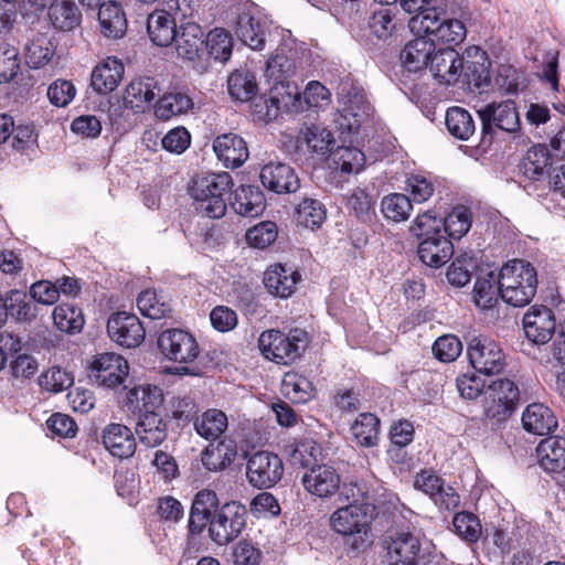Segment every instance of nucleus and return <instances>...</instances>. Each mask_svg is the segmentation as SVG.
Here are the masks:
<instances>
[{
	"label": "nucleus",
	"instance_id": "nucleus-40",
	"mask_svg": "<svg viewBox=\"0 0 565 565\" xmlns=\"http://www.w3.org/2000/svg\"><path fill=\"white\" fill-rule=\"evenodd\" d=\"M228 425L227 416L224 412L215 408L207 409L194 420V429L205 439H218Z\"/></svg>",
	"mask_w": 565,
	"mask_h": 565
},
{
	"label": "nucleus",
	"instance_id": "nucleus-11",
	"mask_svg": "<svg viewBox=\"0 0 565 565\" xmlns=\"http://www.w3.org/2000/svg\"><path fill=\"white\" fill-rule=\"evenodd\" d=\"M173 42H175L177 53L180 57L191 62L196 71H206L204 57L205 35L199 23H182L180 32L177 33Z\"/></svg>",
	"mask_w": 565,
	"mask_h": 565
},
{
	"label": "nucleus",
	"instance_id": "nucleus-41",
	"mask_svg": "<svg viewBox=\"0 0 565 565\" xmlns=\"http://www.w3.org/2000/svg\"><path fill=\"white\" fill-rule=\"evenodd\" d=\"M445 124L448 132L459 139L468 140L476 132V125L471 114L458 106L447 109Z\"/></svg>",
	"mask_w": 565,
	"mask_h": 565
},
{
	"label": "nucleus",
	"instance_id": "nucleus-45",
	"mask_svg": "<svg viewBox=\"0 0 565 565\" xmlns=\"http://www.w3.org/2000/svg\"><path fill=\"white\" fill-rule=\"evenodd\" d=\"M227 89L234 99L248 102L258 90L256 76L248 71H235L228 76Z\"/></svg>",
	"mask_w": 565,
	"mask_h": 565
},
{
	"label": "nucleus",
	"instance_id": "nucleus-31",
	"mask_svg": "<svg viewBox=\"0 0 565 565\" xmlns=\"http://www.w3.org/2000/svg\"><path fill=\"white\" fill-rule=\"evenodd\" d=\"M541 467L551 473L565 471V438L548 437L536 447Z\"/></svg>",
	"mask_w": 565,
	"mask_h": 565
},
{
	"label": "nucleus",
	"instance_id": "nucleus-61",
	"mask_svg": "<svg viewBox=\"0 0 565 565\" xmlns=\"http://www.w3.org/2000/svg\"><path fill=\"white\" fill-rule=\"evenodd\" d=\"M405 190L409 194L411 202L424 203L433 196L435 184L423 174H411L406 179Z\"/></svg>",
	"mask_w": 565,
	"mask_h": 565
},
{
	"label": "nucleus",
	"instance_id": "nucleus-14",
	"mask_svg": "<svg viewBox=\"0 0 565 565\" xmlns=\"http://www.w3.org/2000/svg\"><path fill=\"white\" fill-rule=\"evenodd\" d=\"M489 66L486 52L479 46H469L466 55H462V65L459 68L461 83L472 92H484L491 83Z\"/></svg>",
	"mask_w": 565,
	"mask_h": 565
},
{
	"label": "nucleus",
	"instance_id": "nucleus-33",
	"mask_svg": "<svg viewBox=\"0 0 565 565\" xmlns=\"http://www.w3.org/2000/svg\"><path fill=\"white\" fill-rule=\"evenodd\" d=\"M234 31L236 36L253 50H263L265 46V30L262 22L249 12L237 15Z\"/></svg>",
	"mask_w": 565,
	"mask_h": 565
},
{
	"label": "nucleus",
	"instance_id": "nucleus-9",
	"mask_svg": "<svg viewBox=\"0 0 565 565\" xmlns=\"http://www.w3.org/2000/svg\"><path fill=\"white\" fill-rule=\"evenodd\" d=\"M158 348L161 354L175 363H191L200 353L195 338L182 329H168L158 337Z\"/></svg>",
	"mask_w": 565,
	"mask_h": 565
},
{
	"label": "nucleus",
	"instance_id": "nucleus-25",
	"mask_svg": "<svg viewBox=\"0 0 565 565\" xmlns=\"http://www.w3.org/2000/svg\"><path fill=\"white\" fill-rule=\"evenodd\" d=\"M299 279L300 275L297 270L276 264L264 273L263 282L270 295L288 298L294 292Z\"/></svg>",
	"mask_w": 565,
	"mask_h": 565
},
{
	"label": "nucleus",
	"instance_id": "nucleus-2",
	"mask_svg": "<svg viewBox=\"0 0 565 565\" xmlns=\"http://www.w3.org/2000/svg\"><path fill=\"white\" fill-rule=\"evenodd\" d=\"M233 186L228 172L196 174L189 185L195 210L205 217L221 218L227 210V194Z\"/></svg>",
	"mask_w": 565,
	"mask_h": 565
},
{
	"label": "nucleus",
	"instance_id": "nucleus-1",
	"mask_svg": "<svg viewBox=\"0 0 565 565\" xmlns=\"http://www.w3.org/2000/svg\"><path fill=\"white\" fill-rule=\"evenodd\" d=\"M247 516L245 505L238 501H228L220 505L218 497L213 490L199 491L190 509L186 550H199L201 535L205 529L210 540L216 545L231 544L246 527Z\"/></svg>",
	"mask_w": 565,
	"mask_h": 565
},
{
	"label": "nucleus",
	"instance_id": "nucleus-6",
	"mask_svg": "<svg viewBox=\"0 0 565 565\" xmlns=\"http://www.w3.org/2000/svg\"><path fill=\"white\" fill-rule=\"evenodd\" d=\"M372 507L367 503H350L337 509L330 516V526L343 536H354L352 546L360 548L371 524Z\"/></svg>",
	"mask_w": 565,
	"mask_h": 565
},
{
	"label": "nucleus",
	"instance_id": "nucleus-42",
	"mask_svg": "<svg viewBox=\"0 0 565 565\" xmlns=\"http://www.w3.org/2000/svg\"><path fill=\"white\" fill-rule=\"evenodd\" d=\"M417 15L412 18L411 24L413 29L418 32H423L425 35L433 36L435 41L443 21L446 18L448 11L447 6H433L427 7L420 12H416Z\"/></svg>",
	"mask_w": 565,
	"mask_h": 565
},
{
	"label": "nucleus",
	"instance_id": "nucleus-56",
	"mask_svg": "<svg viewBox=\"0 0 565 565\" xmlns=\"http://www.w3.org/2000/svg\"><path fill=\"white\" fill-rule=\"evenodd\" d=\"M452 525L456 533L469 543L477 542L482 532L479 519L471 512L457 513L454 516Z\"/></svg>",
	"mask_w": 565,
	"mask_h": 565
},
{
	"label": "nucleus",
	"instance_id": "nucleus-60",
	"mask_svg": "<svg viewBox=\"0 0 565 565\" xmlns=\"http://www.w3.org/2000/svg\"><path fill=\"white\" fill-rule=\"evenodd\" d=\"M395 13L391 8H380L369 18V28L377 39L386 40L395 30Z\"/></svg>",
	"mask_w": 565,
	"mask_h": 565
},
{
	"label": "nucleus",
	"instance_id": "nucleus-7",
	"mask_svg": "<svg viewBox=\"0 0 565 565\" xmlns=\"http://www.w3.org/2000/svg\"><path fill=\"white\" fill-rule=\"evenodd\" d=\"M388 565H434L430 553L409 532L393 533L382 542Z\"/></svg>",
	"mask_w": 565,
	"mask_h": 565
},
{
	"label": "nucleus",
	"instance_id": "nucleus-34",
	"mask_svg": "<svg viewBox=\"0 0 565 565\" xmlns=\"http://www.w3.org/2000/svg\"><path fill=\"white\" fill-rule=\"evenodd\" d=\"M233 50V39L231 33L223 28H214L205 36L204 43V57L206 70L210 65V60L226 62Z\"/></svg>",
	"mask_w": 565,
	"mask_h": 565
},
{
	"label": "nucleus",
	"instance_id": "nucleus-28",
	"mask_svg": "<svg viewBox=\"0 0 565 565\" xmlns=\"http://www.w3.org/2000/svg\"><path fill=\"white\" fill-rule=\"evenodd\" d=\"M141 445L147 448L159 446L167 438V424L154 412L141 413L135 428Z\"/></svg>",
	"mask_w": 565,
	"mask_h": 565
},
{
	"label": "nucleus",
	"instance_id": "nucleus-64",
	"mask_svg": "<svg viewBox=\"0 0 565 565\" xmlns=\"http://www.w3.org/2000/svg\"><path fill=\"white\" fill-rule=\"evenodd\" d=\"M49 44L45 39H36L25 45V62L31 68L43 67L51 61L53 51Z\"/></svg>",
	"mask_w": 565,
	"mask_h": 565
},
{
	"label": "nucleus",
	"instance_id": "nucleus-63",
	"mask_svg": "<svg viewBox=\"0 0 565 565\" xmlns=\"http://www.w3.org/2000/svg\"><path fill=\"white\" fill-rule=\"evenodd\" d=\"M348 207L362 221H371L375 214V202L373 198L363 189L356 188L348 198Z\"/></svg>",
	"mask_w": 565,
	"mask_h": 565
},
{
	"label": "nucleus",
	"instance_id": "nucleus-29",
	"mask_svg": "<svg viewBox=\"0 0 565 565\" xmlns=\"http://www.w3.org/2000/svg\"><path fill=\"white\" fill-rule=\"evenodd\" d=\"M523 428L534 435L544 436L557 428L553 412L541 403L530 404L522 414Z\"/></svg>",
	"mask_w": 565,
	"mask_h": 565
},
{
	"label": "nucleus",
	"instance_id": "nucleus-27",
	"mask_svg": "<svg viewBox=\"0 0 565 565\" xmlns=\"http://www.w3.org/2000/svg\"><path fill=\"white\" fill-rule=\"evenodd\" d=\"M147 32L157 46H169L177 38L175 19L166 10H156L147 18Z\"/></svg>",
	"mask_w": 565,
	"mask_h": 565
},
{
	"label": "nucleus",
	"instance_id": "nucleus-23",
	"mask_svg": "<svg viewBox=\"0 0 565 565\" xmlns=\"http://www.w3.org/2000/svg\"><path fill=\"white\" fill-rule=\"evenodd\" d=\"M103 444L114 457L120 459L131 457L137 447L132 431L121 424H109L104 429Z\"/></svg>",
	"mask_w": 565,
	"mask_h": 565
},
{
	"label": "nucleus",
	"instance_id": "nucleus-30",
	"mask_svg": "<svg viewBox=\"0 0 565 565\" xmlns=\"http://www.w3.org/2000/svg\"><path fill=\"white\" fill-rule=\"evenodd\" d=\"M156 89L157 81L154 77L135 78L125 89L124 103L135 111H143L154 99Z\"/></svg>",
	"mask_w": 565,
	"mask_h": 565
},
{
	"label": "nucleus",
	"instance_id": "nucleus-22",
	"mask_svg": "<svg viewBox=\"0 0 565 565\" xmlns=\"http://www.w3.org/2000/svg\"><path fill=\"white\" fill-rule=\"evenodd\" d=\"M230 204L237 214L256 217L265 211L266 199L259 186L242 184L233 191Z\"/></svg>",
	"mask_w": 565,
	"mask_h": 565
},
{
	"label": "nucleus",
	"instance_id": "nucleus-37",
	"mask_svg": "<svg viewBox=\"0 0 565 565\" xmlns=\"http://www.w3.org/2000/svg\"><path fill=\"white\" fill-rule=\"evenodd\" d=\"M552 157L546 146H533L526 151L520 169L527 179L539 181L544 177L546 168L552 167Z\"/></svg>",
	"mask_w": 565,
	"mask_h": 565
},
{
	"label": "nucleus",
	"instance_id": "nucleus-13",
	"mask_svg": "<svg viewBox=\"0 0 565 565\" xmlns=\"http://www.w3.org/2000/svg\"><path fill=\"white\" fill-rule=\"evenodd\" d=\"M128 362L119 354L103 353L96 356L90 365V379L106 388H117L125 385L128 376Z\"/></svg>",
	"mask_w": 565,
	"mask_h": 565
},
{
	"label": "nucleus",
	"instance_id": "nucleus-57",
	"mask_svg": "<svg viewBox=\"0 0 565 565\" xmlns=\"http://www.w3.org/2000/svg\"><path fill=\"white\" fill-rule=\"evenodd\" d=\"M303 139L308 149L319 154L330 152L331 146L334 143L333 135L328 129L317 125L306 128Z\"/></svg>",
	"mask_w": 565,
	"mask_h": 565
},
{
	"label": "nucleus",
	"instance_id": "nucleus-55",
	"mask_svg": "<svg viewBox=\"0 0 565 565\" xmlns=\"http://www.w3.org/2000/svg\"><path fill=\"white\" fill-rule=\"evenodd\" d=\"M74 377L60 366H52L39 377V385L51 393H60L70 388Z\"/></svg>",
	"mask_w": 565,
	"mask_h": 565
},
{
	"label": "nucleus",
	"instance_id": "nucleus-39",
	"mask_svg": "<svg viewBox=\"0 0 565 565\" xmlns=\"http://www.w3.org/2000/svg\"><path fill=\"white\" fill-rule=\"evenodd\" d=\"M137 306L141 315L150 319H163L172 317V307L168 297L156 290L147 289L137 298Z\"/></svg>",
	"mask_w": 565,
	"mask_h": 565
},
{
	"label": "nucleus",
	"instance_id": "nucleus-18",
	"mask_svg": "<svg viewBox=\"0 0 565 565\" xmlns=\"http://www.w3.org/2000/svg\"><path fill=\"white\" fill-rule=\"evenodd\" d=\"M523 329L531 342L547 343L556 329L554 312L546 306H532L523 316Z\"/></svg>",
	"mask_w": 565,
	"mask_h": 565
},
{
	"label": "nucleus",
	"instance_id": "nucleus-62",
	"mask_svg": "<svg viewBox=\"0 0 565 565\" xmlns=\"http://www.w3.org/2000/svg\"><path fill=\"white\" fill-rule=\"evenodd\" d=\"M252 114L259 121L270 122L275 120L280 113V100L276 96L256 95L250 99Z\"/></svg>",
	"mask_w": 565,
	"mask_h": 565
},
{
	"label": "nucleus",
	"instance_id": "nucleus-20",
	"mask_svg": "<svg viewBox=\"0 0 565 565\" xmlns=\"http://www.w3.org/2000/svg\"><path fill=\"white\" fill-rule=\"evenodd\" d=\"M213 150L218 160L230 169L239 168L249 157L246 141L232 132L216 137L213 141Z\"/></svg>",
	"mask_w": 565,
	"mask_h": 565
},
{
	"label": "nucleus",
	"instance_id": "nucleus-46",
	"mask_svg": "<svg viewBox=\"0 0 565 565\" xmlns=\"http://www.w3.org/2000/svg\"><path fill=\"white\" fill-rule=\"evenodd\" d=\"M296 213L298 223L312 231L320 228L327 220L324 204L312 198H303L298 204Z\"/></svg>",
	"mask_w": 565,
	"mask_h": 565
},
{
	"label": "nucleus",
	"instance_id": "nucleus-12",
	"mask_svg": "<svg viewBox=\"0 0 565 565\" xmlns=\"http://www.w3.org/2000/svg\"><path fill=\"white\" fill-rule=\"evenodd\" d=\"M284 472L281 459L269 451H257L247 461L246 476L248 482L265 489L276 484Z\"/></svg>",
	"mask_w": 565,
	"mask_h": 565
},
{
	"label": "nucleus",
	"instance_id": "nucleus-51",
	"mask_svg": "<svg viewBox=\"0 0 565 565\" xmlns=\"http://www.w3.org/2000/svg\"><path fill=\"white\" fill-rule=\"evenodd\" d=\"M413 209L411 199L406 194L392 193L383 198L381 210L384 216L394 222H402L409 217Z\"/></svg>",
	"mask_w": 565,
	"mask_h": 565
},
{
	"label": "nucleus",
	"instance_id": "nucleus-38",
	"mask_svg": "<svg viewBox=\"0 0 565 565\" xmlns=\"http://www.w3.org/2000/svg\"><path fill=\"white\" fill-rule=\"evenodd\" d=\"M53 26L61 31H71L79 25L82 13L73 0H55L49 10Z\"/></svg>",
	"mask_w": 565,
	"mask_h": 565
},
{
	"label": "nucleus",
	"instance_id": "nucleus-19",
	"mask_svg": "<svg viewBox=\"0 0 565 565\" xmlns=\"http://www.w3.org/2000/svg\"><path fill=\"white\" fill-rule=\"evenodd\" d=\"M462 65V55L452 47L439 49L431 55L429 72L439 84L451 85L460 79L459 68Z\"/></svg>",
	"mask_w": 565,
	"mask_h": 565
},
{
	"label": "nucleus",
	"instance_id": "nucleus-21",
	"mask_svg": "<svg viewBox=\"0 0 565 565\" xmlns=\"http://www.w3.org/2000/svg\"><path fill=\"white\" fill-rule=\"evenodd\" d=\"M124 72L122 62L116 56H108L94 67L90 75V86L98 94H109L118 87Z\"/></svg>",
	"mask_w": 565,
	"mask_h": 565
},
{
	"label": "nucleus",
	"instance_id": "nucleus-5",
	"mask_svg": "<svg viewBox=\"0 0 565 565\" xmlns=\"http://www.w3.org/2000/svg\"><path fill=\"white\" fill-rule=\"evenodd\" d=\"M307 332L302 329H292L288 333L277 330L264 331L258 339V347L263 355L278 364H290L305 351Z\"/></svg>",
	"mask_w": 565,
	"mask_h": 565
},
{
	"label": "nucleus",
	"instance_id": "nucleus-36",
	"mask_svg": "<svg viewBox=\"0 0 565 565\" xmlns=\"http://www.w3.org/2000/svg\"><path fill=\"white\" fill-rule=\"evenodd\" d=\"M194 106L192 98L181 92L163 94L154 106V115L160 120L186 114Z\"/></svg>",
	"mask_w": 565,
	"mask_h": 565
},
{
	"label": "nucleus",
	"instance_id": "nucleus-52",
	"mask_svg": "<svg viewBox=\"0 0 565 565\" xmlns=\"http://www.w3.org/2000/svg\"><path fill=\"white\" fill-rule=\"evenodd\" d=\"M278 237V227L275 222L262 221L248 228L245 238L249 247H270Z\"/></svg>",
	"mask_w": 565,
	"mask_h": 565
},
{
	"label": "nucleus",
	"instance_id": "nucleus-50",
	"mask_svg": "<svg viewBox=\"0 0 565 565\" xmlns=\"http://www.w3.org/2000/svg\"><path fill=\"white\" fill-rule=\"evenodd\" d=\"M281 391L294 402L305 403L311 398L313 386L307 377L297 373L288 372L282 377Z\"/></svg>",
	"mask_w": 565,
	"mask_h": 565
},
{
	"label": "nucleus",
	"instance_id": "nucleus-48",
	"mask_svg": "<svg viewBox=\"0 0 565 565\" xmlns=\"http://www.w3.org/2000/svg\"><path fill=\"white\" fill-rule=\"evenodd\" d=\"M52 318L55 327L66 333L79 332L84 326V317L81 309L67 303L55 307Z\"/></svg>",
	"mask_w": 565,
	"mask_h": 565
},
{
	"label": "nucleus",
	"instance_id": "nucleus-49",
	"mask_svg": "<svg viewBox=\"0 0 565 565\" xmlns=\"http://www.w3.org/2000/svg\"><path fill=\"white\" fill-rule=\"evenodd\" d=\"M332 161L344 173H358L365 164V154L356 147L340 146L332 151Z\"/></svg>",
	"mask_w": 565,
	"mask_h": 565
},
{
	"label": "nucleus",
	"instance_id": "nucleus-59",
	"mask_svg": "<svg viewBox=\"0 0 565 565\" xmlns=\"http://www.w3.org/2000/svg\"><path fill=\"white\" fill-rule=\"evenodd\" d=\"M321 454L320 446L312 439L301 440L296 445L289 455V460L292 465H299L303 468L310 469L313 465L318 463V457Z\"/></svg>",
	"mask_w": 565,
	"mask_h": 565
},
{
	"label": "nucleus",
	"instance_id": "nucleus-24",
	"mask_svg": "<svg viewBox=\"0 0 565 565\" xmlns=\"http://www.w3.org/2000/svg\"><path fill=\"white\" fill-rule=\"evenodd\" d=\"M435 42L426 36H419L409 41L399 53L403 66L408 72H419L428 67Z\"/></svg>",
	"mask_w": 565,
	"mask_h": 565
},
{
	"label": "nucleus",
	"instance_id": "nucleus-4",
	"mask_svg": "<svg viewBox=\"0 0 565 565\" xmlns=\"http://www.w3.org/2000/svg\"><path fill=\"white\" fill-rule=\"evenodd\" d=\"M477 113L481 121V147H490L498 131L513 135L521 130L520 114L512 99L491 102Z\"/></svg>",
	"mask_w": 565,
	"mask_h": 565
},
{
	"label": "nucleus",
	"instance_id": "nucleus-47",
	"mask_svg": "<svg viewBox=\"0 0 565 565\" xmlns=\"http://www.w3.org/2000/svg\"><path fill=\"white\" fill-rule=\"evenodd\" d=\"M235 457V448L222 441L205 449L202 454V463L210 471H221L230 466Z\"/></svg>",
	"mask_w": 565,
	"mask_h": 565
},
{
	"label": "nucleus",
	"instance_id": "nucleus-26",
	"mask_svg": "<svg viewBox=\"0 0 565 565\" xmlns=\"http://www.w3.org/2000/svg\"><path fill=\"white\" fill-rule=\"evenodd\" d=\"M98 8V22L103 35L109 39L122 38L127 31V19L122 6L109 0Z\"/></svg>",
	"mask_w": 565,
	"mask_h": 565
},
{
	"label": "nucleus",
	"instance_id": "nucleus-15",
	"mask_svg": "<svg viewBox=\"0 0 565 565\" xmlns=\"http://www.w3.org/2000/svg\"><path fill=\"white\" fill-rule=\"evenodd\" d=\"M109 338L125 348H136L145 340V328L134 313L119 311L113 313L107 321Z\"/></svg>",
	"mask_w": 565,
	"mask_h": 565
},
{
	"label": "nucleus",
	"instance_id": "nucleus-35",
	"mask_svg": "<svg viewBox=\"0 0 565 565\" xmlns=\"http://www.w3.org/2000/svg\"><path fill=\"white\" fill-rule=\"evenodd\" d=\"M500 296L499 274L481 271L473 288V301L481 309H491Z\"/></svg>",
	"mask_w": 565,
	"mask_h": 565
},
{
	"label": "nucleus",
	"instance_id": "nucleus-32",
	"mask_svg": "<svg viewBox=\"0 0 565 565\" xmlns=\"http://www.w3.org/2000/svg\"><path fill=\"white\" fill-rule=\"evenodd\" d=\"M411 232L419 241L418 247L426 244L437 246L445 241L444 218H438L427 211L414 220Z\"/></svg>",
	"mask_w": 565,
	"mask_h": 565
},
{
	"label": "nucleus",
	"instance_id": "nucleus-8",
	"mask_svg": "<svg viewBox=\"0 0 565 565\" xmlns=\"http://www.w3.org/2000/svg\"><path fill=\"white\" fill-rule=\"evenodd\" d=\"M519 399L520 390L512 380H494L484 390V414L498 422L504 420L514 412Z\"/></svg>",
	"mask_w": 565,
	"mask_h": 565
},
{
	"label": "nucleus",
	"instance_id": "nucleus-10",
	"mask_svg": "<svg viewBox=\"0 0 565 565\" xmlns=\"http://www.w3.org/2000/svg\"><path fill=\"white\" fill-rule=\"evenodd\" d=\"M467 353L473 369L487 375L500 373L505 365L500 347L484 335L472 337L468 342Z\"/></svg>",
	"mask_w": 565,
	"mask_h": 565
},
{
	"label": "nucleus",
	"instance_id": "nucleus-44",
	"mask_svg": "<svg viewBox=\"0 0 565 565\" xmlns=\"http://www.w3.org/2000/svg\"><path fill=\"white\" fill-rule=\"evenodd\" d=\"M445 242L454 247V242L461 239L471 227V212L467 207L454 209L445 218Z\"/></svg>",
	"mask_w": 565,
	"mask_h": 565
},
{
	"label": "nucleus",
	"instance_id": "nucleus-53",
	"mask_svg": "<svg viewBox=\"0 0 565 565\" xmlns=\"http://www.w3.org/2000/svg\"><path fill=\"white\" fill-rule=\"evenodd\" d=\"M466 36L467 28L465 23L460 19L450 17V14L447 13L435 41L446 44L447 47H452V45L462 43Z\"/></svg>",
	"mask_w": 565,
	"mask_h": 565
},
{
	"label": "nucleus",
	"instance_id": "nucleus-54",
	"mask_svg": "<svg viewBox=\"0 0 565 565\" xmlns=\"http://www.w3.org/2000/svg\"><path fill=\"white\" fill-rule=\"evenodd\" d=\"M19 71V50L7 42H0V83L11 82Z\"/></svg>",
	"mask_w": 565,
	"mask_h": 565
},
{
	"label": "nucleus",
	"instance_id": "nucleus-43",
	"mask_svg": "<svg viewBox=\"0 0 565 565\" xmlns=\"http://www.w3.org/2000/svg\"><path fill=\"white\" fill-rule=\"evenodd\" d=\"M356 443L363 447L377 445L380 435V419L371 413H362L351 426Z\"/></svg>",
	"mask_w": 565,
	"mask_h": 565
},
{
	"label": "nucleus",
	"instance_id": "nucleus-17",
	"mask_svg": "<svg viewBox=\"0 0 565 565\" xmlns=\"http://www.w3.org/2000/svg\"><path fill=\"white\" fill-rule=\"evenodd\" d=\"M301 483L310 494L327 499L339 491L341 477L333 466L319 463L313 465L302 475Z\"/></svg>",
	"mask_w": 565,
	"mask_h": 565
},
{
	"label": "nucleus",
	"instance_id": "nucleus-16",
	"mask_svg": "<svg viewBox=\"0 0 565 565\" xmlns=\"http://www.w3.org/2000/svg\"><path fill=\"white\" fill-rule=\"evenodd\" d=\"M259 179L265 189L279 195L296 193L300 189V179L296 170L280 161L264 164Z\"/></svg>",
	"mask_w": 565,
	"mask_h": 565
},
{
	"label": "nucleus",
	"instance_id": "nucleus-3",
	"mask_svg": "<svg viewBox=\"0 0 565 565\" xmlns=\"http://www.w3.org/2000/svg\"><path fill=\"white\" fill-rule=\"evenodd\" d=\"M500 297L514 307L531 302L537 290V273L534 266L524 259H512L499 271Z\"/></svg>",
	"mask_w": 565,
	"mask_h": 565
},
{
	"label": "nucleus",
	"instance_id": "nucleus-58",
	"mask_svg": "<svg viewBox=\"0 0 565 565\" xmlns=\"http://www.w3.org/2000/svg\"><path fill=\"white\" fill-rule=\"evenodd\" d=\"M6 313L12 311V315L19 321H31L35 318L33 307L25 301V294L18 289H11L4 295Z\"/></svg>",
	"mask_w": 565,
	"mask_h": 565
}]
</instances>
